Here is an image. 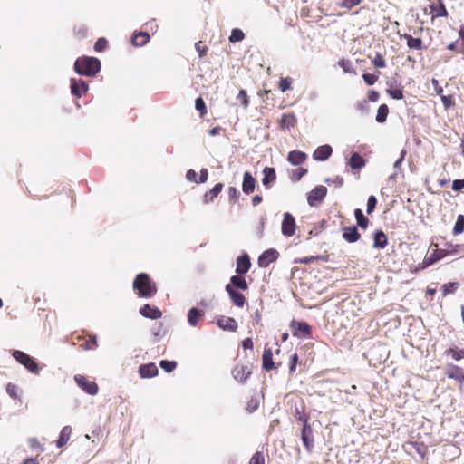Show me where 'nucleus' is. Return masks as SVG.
Returning a JSON list of instances; mask_svg holds the SVG:
<instances>
[{"instance_id":"obj_43","label":"nucleus","mask_w":464,"mask_h":464,"mask_svg":"<svg viewBox=\"0 0 464 464\" xmlns=\"http://www.w3.org/2000/svg\"><path fill=\"white\" fill-rule=\"evenodd\" d=\"M387 92L392 99L401 100L403 98V92L401 87L392 86L390 89L387 90Z\"/></svg>"},{"instance_id":"obj_49","label":"nucleus","mask_w":464,"mask_h":464,"mask_svg":"<svg viewBox=\"0 0 464 464\" xmlns=\"http://www.w3.org/2000/svg\"><path fill=\"white\" fill-rule=\"evenodd\" d=\"M18 387L16 384H14V383H7L6 385V392L8 393V395L14 399H18L19 398V393H18Z\"/></svg>"},{"instance_id":"obj_36","label":"nucleus","mask_w":464,"mask_h":464,"mask_svg":"<svg viewBox=\"0 0 464 464\" xmlns=\"http://www.w3.org/2000/svg\"><path fill=\"white\" fill-rule=\"evenodd\" d=\"M440 4L439 5H430L431 12L434 13L432 18L435 17H447L449 15V13L444 5V4L441 2V0H439Z\"/></svg>"},{"instance_id":"obj_3","label":"nucleus","mask_w":464,"mask_h":464,"mask_svg":"<svg viewBox=\"0 0 464 464\" xmlns=\"http://www.w3.org/2000/svg\"><path fill=\"white\" fill-rule=\"evenodd\" d=\"M13 357L22 365H24L29 372L34 374L39 373V366L36 361L22 351H14Z\"/></svg>"},{"instance_id":"obj_59","label":"nucleus","mask_w":464,"mask_h":464,"mask_svg":"<svg viewBox=\"0 0 464 464\" xmlns=\"http://www.w3.org/2000/svg\"><path fill=\"white\" fill-rule=\"evenodd\" d=\"M237 99L241 101L243 106L246 108L249 105V100L245 90H240L237 95Z\"/></svg>"},{"instance_id":"obj_26","label":"nucleus","mask_w":464,"mask_h":464,"mask_svg":"<svg viewBox=\"0 0 464 464\" xmlns=\"http://www.w3.org/2000/svg\"><path fill=\"white\" fill-rule=\"evenodd\" d=\"M388 245V238L383 231L377 230L373 234V245L374 248L383 249Z\"/></svg>"},{"instance_id":"obj_22","label":"nucleus","mask_w":464,"mask_h":464,"mask_svg":"<svg viewBox=\"0 0 464 464\" xmlns=\"http://www.w3.org/2000/svg\"><path fill=\"white\" fill-rule=\"evenodd\" d=\"M333 153V149L330 145L319 146L313 154V158L315 160H326Z\"/></svg>"},{"instance_id":"obj_20","label":"nucleus","mask_w":464,"mask_h":464,"mask_svg":"<svg viewBox=\"0 0 464 464\" xmlns=\"http://www.w3.org/2000/svg\"><path fill=\"white\" fill-rule=\"evenodd\" d=\"M140 314L146 318L154 320L159 319L162 316V313L158 307L151 306L148 304L142 305L140 308Z\"/></svg>"},{"instance_id":"obj_4","label":"nucleus","mask_w":464,"mask_h":464,"mask_svg":"<svg viewBox=\"0 0 464 464\" xmlns=\"http://www.w3.org/2000/svg\"><path fill=\"white\" fill-rule=\"evenodd\" d=\"M75 382L77 385L90 395H96L99 391L97 383L93 381L89 380L86 376L82 374H76L74 376Z\"/></svg>"},{"instance_id":"obj_48","label":"nucleus","mask_w":464,"mask_h":464,"mask_svg":"<svg viewBox=\"0 0 464 464\" xmlns=\"http://www.w3.org/2000/svg\"><path fill=\"white\" fill-rule=\"evenodd\" d=\"M248 464H265V456L263 452L256 451L251 457Z\"/></svg>"},{"instance_id":"obj_1","label":"nucleus","mask_w":464,"mask_h":464,"mask_svg":"<svg viewBox=\"0 0 464 464\" xmlns=\"http://www.w3.org/2000/svg\"><path fill=\"white\" fill-rule=\"evenodd\" d=\"M132 286L137 291V295L143 298H151L158 291L156 283L146 273L137 275Z\"/></svg>"},{"instance_id":"obj_57","label":"nucleus","mask_w":464,"mask_h":464,"mask_svg":"<svg viewBox=\"0 0 464 464\" xmlns=\"http://www.w3.org/2000/svg\"><path fill=\"white\" fill-rule=\"evenodd\" d=\"M440 98H441L442 103H443V105H444V107L446 109L454 106L455 103H454L453 96H451V95H448V96L440 95Z\"/></svg>"},{"instance_id":"obj_58","label":"nucleus","mask_w":464,"mask_h":464,"mask_svg":"<svg viewBox=\"0 0 464 464\" xmlns=\"http://www.w3.org/2000/svg\"><path fill=\"white\" fill-rule=\"evenodd\" d=\"M259 406L258 400L256 398H252L247 401L246 410L249 412H254Z\"/></svg>"},{"instance_id":"obj_61","label":"nucleus","mask_w":464,"mask_h":464,"mask_svg":"<svg viewBox=\"0 0 464 464\" xmlns=\"http://www.w3.org/2000/svg\"><path fill=\"white\" fill-rule=\"evenodd\" d=\"M362 0H343L341 5L346 8H353L358 5Z\"/></svg>"},{"instance_id":"obj_47","label":"nucleus","mask_w":464,"mask_h":464,"mask_svg":"<svg viewBox=\"0 0 464 464\" xmlns=\"http://www.w3.org/2000/svg\"><path fill=\"white\" fill-rule=\"evenodd\" d=\"M245 34L240 29H233L231 32V35L229 36V41L231 43L240 42L244 39Z\"/></svg>"},{"instance_id":"obj_17","label":"nucleus","mask_w":464,"mask_h":464,"mask_svg":"<svg viewBox=\"0 0 464 464\" xmlns=\"http://www.w3.org/2000/svg\"><path fill=\"white\" fill-rule=\"evenodd\" d=\"M217 324L224 331L236 332L237 329V323L233 317L219 316Z\"/></svg>"},{"instance_id":"obj_12","label":"nucleus","mask_w":464,"mask_h":464,"mask_svg":"<svg viewBox=\"0 0 464 464\" xmlns=\"http://www.w3.org/2000/svg\"><path fill=\"white\" fill-rule=\"evenodd\" d=\"M295 219L290 213H285L282 222V233L286 237H292L295 233Z\"/></svg>"},{"instance_id":"obj_13","label":"nucleus","mask_w":464,"mask_h":464,"mask_svg":"<svg viewBox=\"0 0 464 464\" xmlns=\"http://www.w3.org/2000/svg\"><path fill=\"white\" fill-rule=\"evenodd\" d=\"M445 374L450 379H454L460 383L464 382V370L455 364L449 363L445 367Z\"/></svg>"},{"instance_id":"obj_62","label":"nucleus","mask_w":464,"mask_h":464,"mask_svg":"<svg viewBox=\"0 0 464 464\" xmlns=\"http://www.w3.org/2000/svg\"><path fill=\"white\" fill-rule=\"evenodd\" d=\"M464 188V179H455L452 182V189L454 191H460Z\"/></svg>"},{"instance_id":"obj_24","label":"nucleus","mask_w":464,"mask_h":464,"mask_svg":"<svg viewBox=\"0 0 464 464\" xmlns=\"http://www.w3.org/2000/svg\"><path fill=\"white\" fill-rule=\"evenodd\" d=\"M297 122L295 115L291 113H284L279 121L280 129H290L295 126Z\"/></svg>"},{"instance_id":"obj_9","label":"nucleus","mask_w":464,"mask_h":464,"mask_svg":"<svg viewBox=\"0 0 464 464\" xmlns=\"http://www.w3.org/2000/svg\"><path fill=\"white\" fill-rule=\"evenodd\" d=\"M291 328L293 335L299 338L310 337L312 334L311 327L305 322L293 321L291 324Z\"/></svg>"},{"instance_id":"obj_21","label":"nucleus","mask_w":464,"mask_h":464,"mask_svg":"<svg viewBox=\"0 0 464 464\" xmlns=\"http://www.w3.org/2000/svg\"><path fill=\"white\" fill-rule=\"evenodd\" d=\"M256 179L250 172L246 171L243 176L242 190L245 194L249 195L254 192L256 188Z\"/></svg>"},{"instance_id":"obj_5","label":"nucleus","mask_w":464,"mask_h":464,"mask_svg":"<svg viewBox=\"0 0 464 464\" xmlns=\"http://www.w3.org/2000/svg\"><path fill=\"white\" fill-rule=\"evenodd\" d=\"M75 340L79 343V346L83 350H94L98 347L96 335L82 332V334L77 335Z\"/></svg>"},{"instance_id":"obj_23","label":"nucleus","mask_w":464,"mask_h":464,"mask_svg":"<svg viewBox=\"0 0 464 464\" xmlns=\"http://www.w3.org/2000/svg\"><path fill=\"white\" fill-rule=\"evenodd\" d=\"M139 373L142 378H151L158 375L159 370L155 363L150 362L140 365L139 368Z\"/></svg>"},{"instance_id":"obj_11","label":"nucleus","mask_w":464,"mask_h":464,"mask_svg":"<svg viewBox=\"0 0 464 464\" xmlns=\"http://www.w3.org/2000/svg\"><path fill=\"white\" fill-rule=\"evenodd\" d=\"M279 256V253L274 249L270 248L264 251L260 256L258 257L257 263L260 267H267L271 263L275 262Z\"/></svg>"},{"instance_id":"obj_2","label":"nucleus","mask_w":464,"mask_h":464,"mask_svg":"<svg viewBox=\"0 0 464 464\" xmlns=\"http://www.w3.org/2000/svg\"><path fill=\"white\" fill-rule=\"evenodd\" d=\"M75 72L83 76H94L101 70V61L95 57L81 56L74 63Z\"/></svg>"},{"instance_id":"obj_25","label":"nucleus","mask_w":464,"mask_h":464,"mask_svg":"<svg viewBox=\"0 0 464 464\" xmlns=\"http://www.w3.org/2000/svg\"><path fill=\"white\" fill-rule=\"evenodd\" d=\"M307 156L304 152L300 150H292L288 153L287 160L295 166L303 164Z\"/></svg>"},{"instance_id":"obj_16","label":"nucleus","mask_w":464,"mask_h":464,"mask_svg":"<svg viewBox=\"0 0 464 464\" xmlns=\"http://www.w3.org/2000/svg\"><path fill=\"white\" fill-rule=\"evenodd\" d=\"M88 91L87 83L82 80L71 79V92L80 98Z\"/></svg>"},{"instance_id":"obj_27","label":"nucleus","mask_w":464,"mask_h":464,"mask_svg":"<svg viewBox=\"0 0 464 464\" xmlns=\"http://www.w3.org/2000/svg\"><path fill=\"white\" fill-rule=\"evenodd\" d=\"M224 185L222 183L216 184L210 190L204 194L203 201L205 204L213 202L214 199L220 194Z\"/></svg>"},{"instance_id":"obj_35","label":"nucleus","mask_w":464,"mask_h":464,"mask_svg":"<svg viewBox=\"0 0 464 464\" xmlns=\"http://www.w3.org/2000/svg\"><path fill=\"white\" fill-rule=\"evenodd\" d=\"M234 288H239L242 290H247L248 289V284L246 281V279L239 276H233L230 278V284Z\"/></svg>"},{"instance_id":"obj_19","label":"nucleus","mask_w":464,"mask_h":464,"mask_svg":"<svg viewBox=\"0 0 464 464\" xmlns=\"http://www.w3.org/2000/svg\"><path fill=\"white\" fill-rule=\"evenodd\" d=\"M251 266V261L250 257L247 254H243L237 259V268L236 272L238 275H245L246 274Z\"/></svg>"},{"instance_id":"obj_30","label":"nucleus","mask_w":464,"mask_h":464,"mask_svg":"<svg viewBox=\"0 0 464 464\" xmlns=\"http://www.w3.org/2000/svg\"><path fill=\"white\" fill-rule=\"evenodd\" d=\"M131 41L134 46H144L150 41V34L146 32L135 33Z\"/></svg>"},{"instance_id":"obj_52","label":"nucleus","mask_w":464,"mask_h":464,"mask_svg":"<svg viewBox=\"0 0 464 464\" xmlns=\"http://www.w3.org/2000/svg\"><path fill=\"white\" fill-rule=\"evenodd\" d=\"M339 66L343 70L344 72H355L351 61L342 59L338 62Z\"/></svg>"},{"instance_id":"obj_33","label":"nucleus","mask_w":464,"mask_h":464,"mask_svg":"<svg viewBox=\"0 0 464 464\" xmlns=\"http://www.w3.org/2000/svg\"><path fill=\"white\" fill-rule=\"evenodd\" d=\"M404 38L407 41V45L411 49L422 50L425 49L423 46L422 40L420 38H414L411 34H404Z\"/></svg>"},{"instance_id":"obj_6","label":"nucleus","mask_w":464,"mask_h":464,"mask_svg":"<svg viewBox=\"0 0 464 464\" xmlns=\"http://www.w3.org/2000/svg\"><path fill=\"white\" fill-rule=\"evenodd\" d=\"M301 439L305 450L308 452H312L314 449V433L313 429L307 420H304V425L301 432Z\"/></svg>"},{"instance_id":"obj_28","label":"nucleus","mask_w":464,"mask_h":464,"mask_svg":"<svg viewBox=\"0 0 464 464\" xmlns=\"http://www.w3.org/2000/svg\"><path fill=\"white\" fill-rule=\"evenodd\" d=\"M72 428L70 426H64L59 435L58 440H56V445L58 448H63L69 441L72 435Z\"/></svg>"},{"instance_id":"obj_18","label":"nucleus","mask_w":464,"mask_h":464,"mask_svg":"<svg viewBox=\"0 0 464 464\" xmlns=\"http://www.w3.org/2000/svg\"><path fill=\"white\" fill-rule=\"evenodd\" d=\"M342 231L343 238L348 243L357 242L361 238V234L355 226L343 227Z\"/></svg>"},{"instance_id":"obj_41","label":"nucleus","mask_w":464,"mask_h":464,"mask_svg":"<svg viewBox=\"0 0 464 464\" xmlns=\"http://www.w3.org/2000/svg\"><path fill=\"white\" fill-rule=\"evenodd\" d=\"M195 108L198 111L201 118L205 117L207 114V106L205 104L204 100L201 97H198L195 101Z\"/></svg>"},{"instance_id":"obj_38","label":"nucleus","mask_w":464,"mask_h":464,"mask_svg":"<svg viewBox=\"0 0 464 464\" xmlns=\"http://www.w3.org/2000/svg\"><path fill=\"white\" fill-rule=\"evenodd\" d=\"M445 353L451 355V357L456 361L464 359V349H459L458 347H451V348L448 349L445 352Z\"/></svg>"},{"instance_id":"obj_34","label":"nucleus","mask_w":464,"mask_h":464,"mask_svg":"<svg viewBox=\"0 0 464 464\" xmlns=\"http://www.w3.org/2000/svg\"><path fill=\"white\" fill-rule=\"evenodd\" d=\"M354 217L356 219L357 226L362 229H366L369 226V219L363 215L362 210L356 208L354 210Z\"/></svg>"},{"instance_id":"obj_7","label":"nucleus","mask_w":464,"mask_h":464,"mask_svg":"<svg viewBox=\"0 0 464 464\" xmlns=\"http://www.w3.org/2000/svg\"><path fill=\"white\" fill-rule=\"evenodd\" d=\"M327 193V188L320 185L316 186L309 194L307 197L308 204L311 207L317 206L319 203L323 201V199L325 198Z\"/></svg>"},{"instance_id":"obj_51","label":"nucleus","mask_w":464,"mask_h":464,"mask_svg":"<svg viewBox=\"0 0 464 464\" xmlns=\"http://www.w3.org/2000/svg\"><path fill=\"white\" fill-rule=\"evenodd\" d=\"M195 49L197 50L200 58H203L207 55L208 48L206 44H204L201 41H198L195 44Z\"/></svg>"},{"instance_id":"obj_54","label":"nucleus","mask_w":464,"mask_h":464,"mask_svg":"<svg viewBox=\"0 0 464 464\" xmlns=\"http://www.w3.org/2000/svg\"><path fill=\"white\" fill-rule=\"evenodd\" d=\"M376 205L377 198H375V196H370L367 200V214H372L374 211Z\"/></svg>"},{"instance_id":"obj_32","label":"nucleus","mask_w":464,"mask_h":464,"mask_svg":"<svg viewBox=\"0 0 464 464\" xmlns=\"http://www.w3.org/2000/svg\"><path fill=\"white\" fill-rule=\"evenodd\" d=\"M264 177L262 179V183L264 186H268L271 182L275 181L276 179V170L274 168L266 167L263 170Z\"/></svg>"},{"instance_id":"obj_64","label":"nucleus","mask_w":464,"mask_h":464,"mask_svg":"<svg viewBox=\"0 0 464 464\" xmlns=\"http://www.w3.org/2000/svg\"><path fill=\"white\" fill-rule=\"evenodd\" d=\"M208 171L207 169H202L200 170L199 174V179L198 180V183H205L208 180Z\"/></svg>"},{"instance_id":"obj_14","label":"nucleus","mask_w":464,"mask_h":464,"mask_svg":"<svg viewBox=\"0 0 464 464\" xmlns=\"http://www.w3.org/2000/svg\"><path fill=\"white\" fill-rule=\"evenodd\" d=\"M251 370L247 365L237 364L232 370L234 379L241 383L245 382L251 375Z\"/></svg>"},{"instance_id":"obj_10","label":"nucleus","mask_w":464,"mask_h":464,"mask_svg":"<svg viewBox=\"0 0 464 464\" xmlns=\"http://www.w3.org/2000/svg\"><path fill=\"white\" fill-rule=\"evenodd\" d=\"M281 366V362L276 363L273 361V353L271 348L266 345L264 348V353L262 355V367L266 372H270Z\"/></svg>"},{"instance_id":"obj_44","label":"nucleus","mask_w":464,"mask_h":464,"mask_svg":"<svg viewBox=\"0 0 464 464\" xmlns=\"http://www.w3.org/2000/svg\"><path fill=\"white\" fill-rule=\"evenodd\" d=\"M160 366L166 372H171L177 367V362L174 361L162 360L160 362Z\"/></svg>"},{"instance_id":"obj_40","label":"nucleus","mask_w":464,"mask_h":464,"mask_svg":"<svg viewBox=\"0 0 464 464\" xmlns=\"http://www.w3.org/2000/svg\"><path fill=\"white\" fill-rule=\"evenodd\" d=\"M459 285L458 282H450L444 284L442 285L443 296H446L449 294H453L458 289Z\"/></svg>"},{"instance_id":"obj_39","label":"nucleus","mask_w":464,"mask_h":464,"mask_svg":"<svg viewBox=\"0 0 464 464\" xmlns=\"http://www.w3.org/2000/svg\"><path fill=\"white\" fill-rule=\"evenodd\" d=\"M446 253V256L455 255V254H463L464 256V245L457 244V245H449L448 249H444Z\"/></svg>"},{"instance_id":"obj_15","label":"nucleus","mask_w":464,"mask_h":464,"mask_svg":"<svg viewBox=\"0 0 464 464\" xmlns=\"http://www.w3.org/2000/svg\"><path fill=\"white\" fill-rule=\"evenodd\" d=\"M226 291L229 295L232 303L237 307H243L246 304V297L243 294L237 291L231 285H226Z\"/></svg>"},{"instance_id":"obj_63","label":"nucleus","mask_w":464,"mask_h":464,"mask_svg":"<svg viewBox=\"0 0 464 464\" xmlns=\"http://www.w3.org/2000/svg\"><path fill=\"white\" fill-rule=\"evenodd\" d=\"M186 178L189 181H193L198 183L197 180V172L194 169H188L186 173Z\"/></svg>"},{"instance_id":"obj_55","label":"nucleus","mask_w":464,"mask_h":464,"mask_svg":"<svg viewBox=\"0 0 464 464\" xmlns=\"http://www.w3.org/2000/svg\"><path fill=\"white\" fill-rule=\"evenodd\" d=\"M362 79L367 85L371 86L378 81V76L372 73H363Z\"/></svg>"},{"instance_id":"obj_29","label":"nucleus","mask_w":464,"mask_h":464,"mask_svg":"<svg viewBox=\"0 0 464 464\" xmlns=\"http://www.w3.org/2000/svg\"><path fill=\"white\" fill-rule=\"evenodd\" d=\"M348 164L353 169H361L365 166L366 161L358 152H353Z\"/></svg>"},{"instance_id":"obj_50","label":"nucleus","mask_w":464,"mask_h":464,"mask_svg":"<svg viewBox=\"0 0 464 464\" xmlns=\"http://www.w3.org/2000/svg\"><path fill=\"white\" fill-rule=\"evenodd\" d=\"M298 361H299V357L296 353H293L290 356V363H289V374L290 375H293L295 373Z\"/></svg>"},{"instance_id":"obj_60","label":"nucleus","mask_w":464,"mask_h":464,"mask_svg":"<svg viewBox=\"0 0 464 464\" xmlns=\"http://www.w3.org/2000/svg\"><path fill=\"white\" fill-rule=\"evenodd\" d=\"M321 259L320 256H310L303 258H299L298 260H295L296 263L299 264H309L314 260Z\"/></svg>"},{"instance_id":"obj_31","label":"nucleus","mask_w":464,"mask_h":464,"mask_svg":"<svg viewBox=\"0 0 464 464\" xmlns=\"http://www.w3.org/2000/svg\"><path fill=\"white\" fill-rule=\"evenodd\" d=\"M204 315V312L195 307L191 308L188 314V322L191 326H196L199 319Z\"/></svg>"},{"instance_id":"obj_37","label":"nucleus","mask_w":464,"mask_h":464,"mask_svg":"<svg viewBox=\"0 0 464 464\" xmlns=\"http://www.w3.org/2000/svg\"><path fill=\"white\" fill-rule=\"evenodd\" d=\"M389 113V108L386 104H382L379 106L376 115V121L382 123L386 121Z\"/></svg>"},{"instance_id":"obj_53","label":"nucleus","mask_w":464,"mask_h":464,"mask_svg":"<svg viewBox=\"0 0 464 464\" xmlns=\"http://www.w3.org/2000/svg\"><path fill=\"white\" fill-rule=\"evenodd\" d=\"M108 46V42L105 38H99L96 43L94 44V50L96 52H102L104 51Z\"/></svg>"},{"instance_id":"obj_46","label":"nucleus","mask_w":464,"mask_h":464,"mask_svg":"<svg viewBox=\"0 0 464 464\" xmlns=\"http://www.w3.org/2000/svg\"><path fill=\"white\" fill-rule=\"evenodd\" d=\"M292 79L290 77L281 78L279 81V89L281 92H285L290 89H292Z\"/></svg>"},{"instance_id":"obj_56","label":"nucleus","mask_w":464,"mask_h":464,"mask_svg":"<svg viewBox=\"0 0 464 464\" xmlns=\"http://www.w3.org/2000/svg\"><path fill=\"white\" fill-rule=\"evenodd\" d=\"M228 197L234 202H237L240 197V192L236 187H229L227 189Z\"/></svg>"},{"instance_id":"obj_8","label":"nucleus","mask_w":464,"mask_h":464,"mask_svg":"<svg viewBox=\"0 0 464 464\" xmlns=\"http://www.w3.org/2000/svg\"><path fill=\"white\" fill-rule=\"evenodd\" d=\"M444 257H446L445 250L436 248L431 254L425 256L422 263L419 264L417 270L424 269Z\"/></svg>"},{"instance_id":"obj_42","label":"nucleus","mask_w":464,"mask_h":464,"mask_svg":"<svg viewBox=\"0 0 464 464\" xmlns=\"http://www.w3.org/2000/svg\"><path fill=\"white\" fill-rule=\"evenodd\" d=\"M464 231V215H459L453 227V234L459 235Z\"/></svg>"},{"instance_id":"obj_45","label":"nucleus","mask_w":464,"mask_h":464,"mask_svg":"<svg viewBox=\"0 0 464 464\" xmlns=\"http://www.w3.org/2000/svg\"><path fill=\"white\" fill-rule=\"evenodd\" d=\"M372 63L376 68H384L386 66V61L380 53L375 54L374 58L372 59Z\"/></svg>"}]
</instances>
